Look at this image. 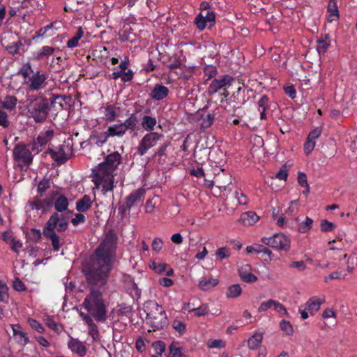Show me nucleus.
<instances>
[{
  "instance_id": "1",
  "label": "nucleus",
  "mask_w": 357,
  "mask_h": 357,
  "mask_svg": "<svg viewBox=\"0 0 357 357\" xmlns=\"http://www.w3.org/2000/svg\"><path fill=\"white\" fill-rule=\"evenodd\" d=\"M117 242V235L114 231L109 230L95 250L93 264L84 270V275L89 284L100 287L105 284L116 257Z\"/></svg>"
},
{
  "instance_id": "2",
  "label": "nucleus",
  "mask_w": 357,
  "mask_h": 357,
  "mask_svg": "<svg viewBox=\"0 0 357 357\" xmlns=\"http://www.w3.org/2000/svg\"><path fill=\"white\" fill-rule=\"evenodd\" d=\"M68 227V221L67 218L57 213H53L45 223L43 234L46 238L51 241L54 252H58L60 250V239L56 234V230L58 232H63Z\"/></svg>"
},
{
  "instance_id": "3",
  "label": "nucleus",
  "mask_w": 357,
  "mask_h": 357,
  "mask_svg": "<svg viewBox=\"0 0 357 357\" xmlns=\"http://www.w3.org/2000/svg\"><path fill=\"white\" fill-rule=\"evenodd\" d=\"M84 307L97 321L104 322L107 319V309L102 292L94 287L90 289L83 302Z\"/></svg>"
},
{
  "instance_id": "4",
  "label": "nucleus",
  "mask_w": 357,
  "mask_h": 357,
  "mask_svg": "<svg viewBox=\"0 0 357 357\" xmlns=\"http://www.w3.org/2000/svg\"><path fill=\"white\" fill-rule=\"evenodd\" d=\"M121 155L119 152L115 151L110 153L105 157L102 162L100 163L98 167L92 170V172L97 173L99 176L105 174L109 176L113 175L114 171L121 164Z\"/></svg>"
},
{
  "instance_id": "5",
  "label": "nucleus",
  "mask_w": 357,
  "mask_h": 357,
  "mask_svg": "<svg viewBox=\"0 0 357 357\" xmlns=\"http://www.w3.org/2000/svg\"><path fill=\"white\" fill-rule=\"evenodd\" d=\"M49 101L45 98L36 99L29 106V112L36 123L44 122L48 115Z\"/></svg>"
},
{
  "instance_id": "6",
  "label": "nucleus",
  "mask_w": 357,
  "mask_h": 357,
  "mask_svg": "<svg viewBox=\"0 0 357 357\" xmlns=\"http://www.w3.org/2000/svg\"><path fill=\"white\" fill-rule=\"evenodd\" d=\"M155 309V312H147L146 319L153 328V331L160 330L166 327L168 324L167 317L162 307L157 303L153 304Z\"/></svg>"
},
{
  "instance_id": "7",
  "label": "nucleus",
  "mask_w": 357,
  "mask_h": 357,
  "mask_svg": "<svg viewBox=\"0 0 357 357\" xmlns=\"http://www.w3.org/2000/svg\"><path fill=\"white\" fill-rule=\"evenodd\" d=\"M45 154H50L52 160L58 164L65 163L73 154L72 139H68L64 144L60 145L56 150L51 148L45 151Z\"/></svg>"
},
{
  "instance_id": "8",
  "label": "nucleus",
  "mask_w": 357,
  "mask_h": 357,
  "mask_svg": "<svg viewBox=\"0 0 357 357\" xmlns=\"http://www.w3.org/2000/svg\"><path fill=\"white\" fill-rule=\"evenodd\" d=\"M163 138L164 135L158 132H150L145 134L137 148L138 155H144L150 149L155 146L158 142Z\"/></svg>"
},
{
  "instance_id": "9",
  "label": "nucleus",
  "mask_w": 357,
  "mask_h": 357,
  "mask_svg": "<svg viewBox=\"0 0 357 357\" xmlns=\"http://www.w3.org/2000/svg\"><path fill=\"white\" fill-rule=\"evenodd\" d=\"M261 243L276 250L288 251L290 248V239L284 234H275L271 237H263Z\"/></svg>"
},
{
  "instance_id": "10",
  "label": "nucleus",
  "mask_w": 357,
  "mask_h": 357,
  "mask_svg": "<svg viewBox=\"0 0 357 357\" xmlns=\"http://www.w3.org/2000/svg\"><path fill=\"white\" fill-rule=\"evenodd\" d=\"M234 81V77L229 75H220L217 78L213 79L208 83L207 89L208 95L213 96L225 87L230 86Z\"/></svg>"
},
{
  "instance_id": "11",
  "label": "nucleus",
  "mask_w": 357,
  "mask_h": 357,
  "mask_svg": "<svg viewBox=\"0 0 357 357\" xmlns=\"http://www.w3.org/2000/svg\"><path fill=\"white\" fill-rule=\"evenodd\" d=\"M29 151L27 145L24 143L16 144L13 151L14 160L22 162L29 167L32 163L33 158Z\"/></svg>"
},
{
  "instance_id": "12",
  "label": "nucleus",
  "mask_w": 357,
  "mask_h": 357,
  "mask_svg": "<svg viewBox=\"0 0 357 357\" xmlns=\"http://www.w3.org/2000/svg\"><path fill=\"white\" fill-rule=\"evenodd\" d=\"M232 182L231 176L222 170L221 172L216 174L213 180L206 179V185L212 188L214 185L218 188L220 190H226V188Z\"/></svg>"
},
{
  "instance_id": "13",
  "label": "nucleus",
  "mask_w": 357,
  "mask_h": 357,
  "mask_svg": "<svg viewBox=\"0 0 357 357\" xmlns=\"http://www.w3.org/2000/svg\"><path fill=\"white\" fill-rule=\"evenodd\" d=\"M194 23L200 31H203L207 26L210 29L215 24V13L214 11L200 13L195 18Z\"/></svg>"
},
{
  "instance_id": "14",
  "label": "nucleus",
  "mask_w": 357,
  "mask_h": 357,
  "mask_svg": "<svg viewBox=\"0 0 357 357\" xmlns=\"http://www.w3.org/2000/svg\"><path fill=\"white\" fill-rule=\"evenodd\" d=\"M57 195V192H53L51 197H47L43 200L38 197H35L28 202V205L31 210H38L41 211L42 212H45L52 207L54 197Z\"/></svg>"
},
{
  "instance_id": "15",
  "label": "nucleus",
  "mask_w": 357,
  "mask_h": 357,
  "mask_svg": "<svg viewBox=\"0 0 357 357\" xmlns=\"http://www.w3.org/2000/svg\"><path fill=\"white\" fill-rule=\"evenodd\" d=\"M47 79V75L37 70L33 73L32 76L29 77L28 80H24L23 84L28 85L29 90L31 91H38L45 86Z\"/></svg>"
},
{
  "instance_id": "16",
  "label": "nucleus",
  "mask_w": 357,
  "mask_h": 357,
  "mask_svg": "<svg viewBox=\"0 0 357 357\" xmlns=\"http://www.w3.org/2000/svg\"><path fill=\"white\" fill-rule=\"evenodd\" d=\"M93 181L94 184L96 187L102 185V190L104 193L113 190L114 181V175L109 176L105 174L99 176L97 173H93Z\"/></svg>"
},
{
  "instance_id": "17",
  "label": "nucleus",
  "mask_w": 357,
  "mask_h": 357,
  "mask_svg": "<svg viewBox=\"0 0 357 357\" xmlns=\"http://www.w3.org/2000/svg\"><path fill=\"white\" fill-rule=\"evenodd\" d=\"M145 193L146 190L143 188L132 191L125 198L127 207H132L142 202L144 199Z\"/></svg>"
},
{
  "instance_id": "18",
  "label": "nucleus",
  "mask_w": 357,
  "mask_h": 357,
  "mask_svg": "<svg viewBox=\"0 0 357 357\" xmlns=\"http://www.w3.org/2000/svg\"><path fill=\"white\" fill-rule=\"evenodd\" d=\"M68 349L79 357H84L87 353V349L84 344L77 338L70 336L68 342Z\"/></svg>"
},
{
  "instance_id": "19",
  "label": "nucleus",
  "mask_w": 357,
  "mask_h": 357,
  "mask_svg": "<svg viewBox=\"0 0 357 357\" xmlns=\"http://www.w3.org/2000/svg\"><path fill=\"white\" fill-rule=\"evenodd\" d=\"M170 144V142H165L154 151L153 158L156 159L158 164L163 165L166 162L167 158V151Z\"/></svg>"
},
{
  "instance_id": "20",
  "label": "nucleus",
  "mask_w": 357,
  "mask_h": 357,
  "mask_svg": "<svg viewBox=\"0 0 357 357\" xmlns=\"http://www.w3.org/2000/svg\"><path fill=\"white\" fill-rule=\"evenodd\" d=\"M169 93V90L167 86L157 84L151 91L150 96L154 100L159 101L166 98Z\"/></svg>"
},
{
  "instance_id": "21",
  "label": "nucleus",
  "mask_w": 357,
  "mask_h": 357,
  "mask_svg": "<svg viewBox=\"0 0 357 357\" xmlns=\"http://www.w3.org/2000/svg\"><path fill=\"white\" fill-rule=\"evenodd\" d=\"M317 51L319 54H324L331 45V36L329 33L321 34L317 39Z\"/></svg>"
},
{
  "instance_id": "22",
  "label": "nucleus",
  "mask_w": 357,
  "mask_h": 357,
  "mask_svg": "<svg viewBox=\"0 0 357 357\" xmlns=\"http://www.w3.org/2000/svg\"><path fill=\"white\" fill-rule=\"evenodd\" d=\"M125 134L126 131L121 123L110 126L104 132L105 139L112 137H122Z\"/></svg>"
},
{
  "instance_id": "23",
  "label": "nucleus",
  "mask_w": 357,
  "mask_h": 357,
  "mask_svg": "<svg viewBox=\"0 0 357 357\" xmlns=\"http://www.w3.org/2000/svg\"><path fill=\"white\" fill-rule=\"evenodd\" d=\"M120 108L114 105H107L104 107V119L109 122L114 121L119 116Z\"/></svg>"
},
{
  "instance_id": "24",
  "label": "nucleus",
  "mask_w": 357,
  "mask_h": 357,
  "mask_svg": "<svg viewBox=\"0 0 357 357\" xmlns=\"http://www.w3.org/2000/svg\"><path fill=\"white\" fill-rule=\"evenodd\" d=\"M53 204L56 211V213L59 214V213H63L68 210L69 201L65 195H60L56 198L54 197Z\"/></svg>"
},
{
  "instance_id": "25",
  "label": "nucleus",
  "mask_w": 357,
  "mask_h": 357,
  "mask_svg": "<svg viewBox=\"0 0 357 357\" xmlns=\"http://www.w3.org/2000/svg\"><path fill=\"white\" fill-rule=\"evenodd\" d=\"M258 111L260 113V119H267L266 111L270 108V99L266 95H263L258 100Z\"/></svg>"
},
{
  "instance_id": "26",
  "label": "nucleus",
  "mask_w": 357,
  "mask_h": 357,
  "mask_svg": "<svg viewBox=\"0 0 357 357\" xmlns=\"http://www.w3.org/2000/svg\"><path fill=\"white\" fill-rule=\"evenodd\" d=\"M250 269V266L246 264L243 266L239 270V275L243 282L252 283L257 280V277L249 272Z\"/></svg>"
},
{
  "instance_id": "27",
  "label": "nucleus",
  "mask_w": 357,
  "mask_h": 357,
  "mask_svg": "<svg viewBox=\"0 0 357 357\" xmlns=\"http://www.w3.org/2000/svg\"><path fill=\"white\" fill-rule=\"evenodd\" d=\"M56 22H52L42 28L35 33L33 39L40 37H51L56 33L54 26L56 24Z\"/></svg>"
},
{
  "instance_id": "28",
  "label": "nucleus",
  "mask_w": 357,
  "mask_h": 357,
  "mask_svg": "<svg viewBox=\"0 0 357 357\" xmlns=\"http://www.w3.org/2000/svg\"><path fill=\"white\" fill-rule=\"evenodd\" d=\"M92 202L91 197L88 195H84L81 199L76 202V210L78 212L84 213L91 207Z\"/></svg>"
},
{
  "instance_id": "29",
  "label": "nucleus",
  "mask_w": 357,
  "mask_h": 357,
  "mask_svg": "<svg viewBox=\"0 0 357 357\" xmlns=\"http://www.w3.org/2000/svg\"><path fill=\"white\" fill-rule=\"evenodd\" d=\"M327 12L328 13V21L332 22L339 18V11L337 5V0H329L327 6Z\"/></svg>"
},
{
  "instance_id": "30",
  "label": "nucleus",
  "mask_w": 357,
  "mask_h": 357,
  "mask_svg": "<svg viewBox=\"0 0 357 357\" xmlns=\"http://www.w3.org/2000/svg\"><path fill=\"white\" fill-rule=\"evenodd\" d=\"M56 50H58V48H54L47 45L43 46L34 54L35 59L40 61L44 58H48L50 56L54 53Z\"/></svg>"
},
{
  "instance_id": "31",
  "label": "nucleus",
  "mask_w": 357,
  "mask_h": 357,
  "mask_svg": "<svg viewBox=\"0 0 357 357\" xmlns=\"http://www.w3.org/2000/svg\"><path fill=\"white\" fill-rule=\"evenodd\" d=\"M53 136V131L52 130H47L45 132H42L33 141L43 149L48 142L52 139Z\"/></svg>"
},
{
  "instance_id": "32",
  "label": "nucleus",
  "mask_w": 357,
  "mask_h": 357,
  "mask_svg": "<svg viewBox=\"0 0 357 357\" xmlns=\"http://www.w3.org/2000/svg\"><path fill=\"white\" fill-rule=\"evenodd\" d=\"M215 117V114L214 113H208L206 116H204V114H202L199 119L200 129L204 131L210 128L214 122Z\"/></svg>"
},
{
  "instance_id": "33",
  "label": "nucleus",
  "mask_w": 357,
  "mask_h": 357,
  "mask_svg": "<svg viewBox=\"0 0 357 357\" xmlns=\"http://www.w3.org/2000/svg\"><path fill=\"white\" fill-rule=\"evenodd\" d=\"M259 220V216L254 211L243 213L240 218V221L244 225H252Z\"/></svg>"
},
{
  "instance_id": "34",
  "label": "nucleus",
  "mask_w": 357,
  "mask_h": 357,
  "mask_svg": "<svg viewBox=\"0 0 357 357\" xmlns=\"http://www.w3.org/2000/svg\"><path fill=\"white\" fill-rule=\"evenodd\" d=\"M157 124V120L155 117L144 115L142 119L141 125L142 128L147 132H153Z\"/></svg>"
},
{
  "instance_id": "35",
  "label": "nucleus",
  "mask_w": 357,
  "mask_h": 357,
  "mask_svg": "<svg viewBox=\"0 0 357 357\" xmlns=\"http://www.w3.org/2000/svg\"><path fill=\"white\" fill-rule=\"evenodd\" d=\"M183 348L178 342H173L168 348L167 357H184Z\"/></svg>"
},
{
  "instance_id": "36",
  "label": "nucleus",
  "mask_w": 357,
  "mask_h": 357,
  "mask_svg": "<svg viewBox=\"0 0 357 357\" xmlns=\"http://www.w3.org/2000/svg\"><path fill=\"white\" fill-rule=\"evenodd\" d=\"M322 300L320 298L313 297L309 299V301L306 303V307L307 310L310 312L311 315H313L316 312H317L322 303Z\"/></svg>"
},
{
  "instance_id": "37",
  "label": "nucleus",
  "mask_w": 357,
  "mask_h": 357,
  "mask_svg": "<svg viewBox=\"0 0 357 357\" xmlns=\"http://www.w3.org/2000/svg\"><path fill=\"white\" fill-rule=\"evenodd\" d=\"M218 283V280L216 278H203L199 281V287L203 291H207L216 286Z\"/></svg>"
},
{
  "instance_id": "38",
  "label": "nucleus",
  "mask_w": 357,
  "mask_h": 357,
  "mask_svg": "<svg viewBox=\"0 0 357 357\" xmlns=\"http://www.w3.org/2000/svg\"><path fill=\"white\" fill-rule=\"evenodd\" d=\"M203 72L204 77H207L204 82L205 84H207L209 80L211 81L213 79L215 78L218 74L217 68L213 65H206L204 66Z\"/></svg>"
},
{
  "instance_id": "39",
  "label": "nucleus",
  "mask_w": 357,
  "mask_h": 357,
  "mask_svg": "<svg viewBox=\"0 0 357 357\" xmlns=\"http://www.w3.org/2000/svg\"><path fill=\"white\" fill-rule=\"evenodd\" d=\"M84 31L81 26H79L76 31L75 35L70 40L67 41L66 46L68 48H73L79 45V40L83 37Z\"/></svg>"
},
{
  "instance_id": "40",
  "label": "nucleus",
  "mask_w": 357,
  "mask_h": 357,
  "mask_svg": "<svg viewBox=\"0 0 357 357\" xmlns=\"http://www.w3.org/2000/svg\"><path fill=\"white\" fill-rule=\"evenodd\" d=\"M263 339V336L261 333H255L254 334L248 341V346L250 349L255 350L257 349Z\"/></svg>"
},
{
  "instance_id": "41",
  "label": "nucleus",
  "mask_w": 357,
  "mask_h": 357,
  "mask_svg": "<svg viewBox=\"0 0 357 357\" xmlns=\"http://www.w3.org/2000/svg\"><path fill=\"white\" fill-rule=\"evenodd\" d=\"M17 99L14 96H6L5 100L2 102V107L8 110H13L15 109Z\"/></svg>"
},
{
  "instance_id": "42",
  "label": "nucleus",
  "mask_w": 357,
  "mask_h": 357,
  "mask_svg": "<svg viewBox=\"0 0 357 357\" xmlns=\"http://www.w3.org/2000/svg\"><path fill=\"white\" fill-rule=\"evenodd\" d=\"M137 119L134 114H131L125 121L122 123L123 127L126 132L127 130L134 131L136 129Z\"/></svg>"
},
{
  "instance_id": "43",
  "label": "nucleus",
  "mask_w": 357,
  "mask_h": 357,
  "mask_svg": "<svg viewBox=\"0 0 357 357\" xmlns=\"http://www.w3.org/2000/svg\"><path fill=\"white\" fill-rule=\"evenodd\" d=\"M313 222L314 221L312 218L306 216L305 220L298 225V231L303 234L307 232L312 227Z\"/></svg>"
},
{
  "instance_id": "44",
  "label": "nucleus",
  "mask_w": 357,
  "mask_h": 357,
  "mask_svg": "<svg viewBox=\"0 0 357 357\" xmlns=\"http://www.w3.org/2000/svg\"><path fill=\"white\" fill-rule=\"evenodd\" d=\"M190 312H194L197 317H202L208 314L209 312L208 305L206 303H202L197 307L189 310Z\"/></svg>"
},
{
  "instance_id": "45",
  "label": "nucleus",
  "mask_w": 357,
  "mask_h": 357,
  "mask_svg": "<svg viewBox=\"0 0 357 357\" xmlns=\"http://www.w3.org/2000/svg\"><path fill=\"white\" fill-rule=\"evenodd\" d=\"M241 292L242 289L241 286L238 284H236L228 287L226 295L228 298H237L241 294Z\"/></svg>"
},
{
  "instance_id": "46",
  "label": "nucleus",
  "mask_w": 357,
  "mask_h": 357,
  "mask_svg": "<svg viewBox=\"0 0 357 357\" xmlns=\"http://www.w3.org/2000/svg\"><path fill=\"white\" fill-rule=\"evenodd\" d=\"M42 234L40 229L32 228L26 233L27 238L33 242L38 243L41 239Z\"/></svg>"
},
{
  "instance_id": "47",
  "label": "nucleus",
  "mask_w": 357,
  "mask_h": 357,
  "mask_svg": "<svg viewBox=\"0 0 357 357\" xmlns=\"http://www.w3.org/2000/svg\"><path fill=\"white\" fill-rule=\"evenodd\" d=\"M46 326L50 329L53 330L57 334H59L63 329L61 325H59L52 317H47L45 319Z\"/></svg>"
},
{
  "instance_id": "48",
  "label": "nucleus",
  "mask_w": 357,
  "mask_h": 357,
  "mask_svg": "<svg viewBox=\"0 0 357 357\" xmlns=\"http://www.w3.org/2000/svg\"><path fill=\"white\" fill-rule=\"evenodd\" d=\"M156 357H162V353L165 351L166 345L163 341L158 340L152 344Z\"/></svg>"
},
{
  "instance_id": "49",
  "label": "nucleus",
  "mask_w": 357,
  "mask_h": 357,
  "mask_svg": "<svg viewBox=\"0 0 357 357\" xmlns=\"http://www.w3.org/2000/svg\"><path fill=\"white\" fill-rule=\"evenodd\" d=\"M31 73H33L31 65L29 62H27L19 70L17 75H22L24 80H28Z\"/></svg>"
},
{
  "instance_id": "50",
  "label": "nucleus",
  "mask_w": 357,
  "mask_h": 357,
  "mask_svg": "<svg viewBox=\"0 0 357 357\" xmlns=\"http://www.w3.org/2000/svg\"><path fill=\"white\" fill-rule=\"evenodd\" d=\"M149 266L155 273H162L166 271L167 268L168 267V264L160 261H153Z\"/></svg>"
},
{
  "instance_id": "51",
  "label": "nucleus",
  "mask_w": 357,
  "mask_h": 357,
  "mask_svg": "<svg viewBox=\"0 0 357 357\" xmlns=\"http://www.w3.org/2000/svg\"><path fill=\"white\" fill-rule=\"evenodd\" d=\"M15 337L17 343L21 346H25L29 341L27 333L23 331L15 332Z\"/></svg>"
},
{
  "instance_id": "52",
  "label": "nucleus",
  "mask_w": 357,
  "mask_h": 357,
  "mask_svg": "<svg viewBox=\"0 0 357 357\" xmlns=\"http://www.w3.org/2000/svg\"><path fill=\"white\" fill-rule=\"evenodd\" d=\"M50 188V181L49 178H44L41 180L37 188L38 192L42 196L43 193Z\"/></svg>"
},
{
  "instance_id": "53",
  "label": "nucleus",
  "mask_w": 357,
  "mask_h": 357,
  "mask_svg": "<svg viewBox=\"0 0 357 357\" xmlns=\"http://www.w3.org/2000/svg\"><path fill=\"white\" fill-rule=\"evenodd\" d=\"M172 327L179 333L180 335H183L186 331L185 324L178 319H175L173 321Z\"/></svg>"
},
{
  "instance_id": "54",
  "label": "nucleus",
  "mask_w": 357,
  "mask_h": 357,
  "mask_svg": "<svg viewBox=\"0 0 357 357\" xmlns=\"http://www.w3.org/2000/svg\"><path fill=\"white\" fill-rule=\"evenodd\" d=\"M121 70V79L122 82H123L124 83H126V82H130L132 80L133 77H134V72L131 69H128V70Z\"/></svg>"
},
{
  "instance_id": "55",
  "label": "nucleus",
  "mask_w": 357,
  "mask_h": 357,
  "mask_svg": "<svg viewBox=\"0 0 357 357\" xmlns=\"http://www.w3.org/2000/svg\"><path fill=\"white\" fill-rule=\"evenodd\" d=\"M28 322L31 328L36 330L40 333H43L45 331L44 326L34 319H29Z\"/></svg>"
},
{
  "instance_id": "56",
  "label": "nucleus",
  "mask_w": 357,
  "mask_h": 357,
  "mask_svg": "<svg viewBox=\"0 0 357 357\" xmlns=\"http://www.w3.org/2000/svg\"><path fill=\"white\" fill-rule=\"evenodd\" d=\"M345 276L346 274L342 273V271H335L331 273L328 275L325 276L324 281L326 282H329L333 280L344 279Z\"/></svg>"
},
{
  "instance_id": "57",
  "label": "nucleus",
  "mask_w": 357,
  "mask_h": 357,
  "mask_svg": "<svg viewBox=\"0 0 357 357\" xmlns=\"http://www.w3.org/2000/svg\"><path fill=\"white\" fill-rule=\"evenodd\" d=\"M335 227V225L333 222L328 221L327 220H322L321 221L320 228L323 232L331 231L334 229Z\"/></svg>"
},
{
  "instance_id": "58",
  "label": "nucleus",
  "mask_w": 357,
  "mask_h": 357,
  "mask_svg": "<svg viewBox=\"0 0 357 357\" xmlns=\"http://www.w3.org/2000/svg\"><path fill=\"white\" fill-rule=\"evenodd\" d=\"M20 46H22V43L17 41L7 45L5 48L10 54L15 55L19 52Z\"/></svg>"
},
{
  "instance_id": "59",
  "label": "nucleus",
  "mask_w": 357,
  "mask_h": 357,
  "mask_svg": "<svg viewBox=\"0 0 357 357\" xmlns=\"http://www.w3.org/2000/svg\"><path fill=\"white\" fill-rule=\"evenodd\" d=\"M241 93H243V95L245 94V91L244 89H243L241 87H238L236 90V92L234 93L233 94V97L234 98V102L236 103V104H239V105H244L246 102H247V100H245L244 98L241 100H240L237 96H238L239 95L241 94Z\"/></svg>"
},
{
  "instance_id": "60",
  "label": "nucleus",
  "mask_w": 357,
  "mask_h": 357,
  "mask_svg": "<svg viewBox=\"0 0 357 357\" xmlns=\"http://www.w3.org/2000/svg\"><path fill=\"white\" fill-rule=\"evenodd\" d=\"M13 287L17 291H26V287L25 284L19 278H15L13 282Z\"/></svg>"
},
{
  "instance_id": "61",
  "label": "nucleus",
  "mask_w": 357,
  "mask_h": 357,
  "mask_svg": "<svg viewBox=\"0 0 357 357\" xmlns=\"http://www.w3.org/2000/svg\"><path fill=\"white\" fill-rule=\"evenodd\" d=\"M280 327L288 335L293 333V328L289 321L282 320L280 323Z\"/></svg>"
},
{
  "instance_id": "62",
  "label": "nucleus",
  "mask_w": 357,
  "mask_h": 357,
  "mask_svg": "<svg viewBox=\"0 0 357 357\" xmlns=\"http://www.w3.org/2000/svg\"><path fill=\"white\" fill-rule=\"evenodd\" d=\"M217 257L222 260L225 258H228L230 256L229 250L226 247H222L216 251L215 253Z\"/></svg>"
},
{
  "instance_id": "63",
  "label": "nucleus",
  "mask_w": 357,
  "mask_h": 357,
  "mask_svg": "<svg viewBox=\"0 0 357 357\" xmlns=\"http://www.w3.org/2000/svg\"><path fill=\"white\" fill-rule=\"evenodd\" d=\"M88 333L93 340H97L99 339V332L98 330V326L96 324H93L89 326H88Z\"/></svg>"
},
{
  "instance_id": "64",
  "label": "nucleus",
  "mask_w": 357,
  "mask_h": 357,
  "mask_svg": "<svg viewBox=\"0 0 357 357\" xmlns=\"http://www.w3.org/2000/svg\"><path fill=\"white\" fill-rule=\"evenodd\" d=\"M235 198L237 199L238 204L245 205L248 203L247 197L242 192L241 190L235 192Z\"/></svg>"
}]
</instances>
